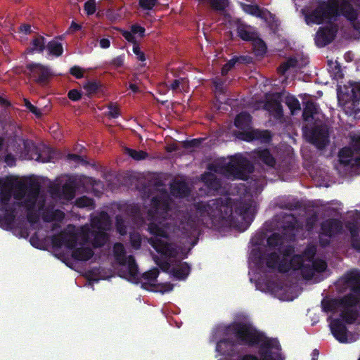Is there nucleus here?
I'll return each instance as SVG.
<instances>
[{"label": "nucleus", "instance_id": "obj_55", "mask_svg": "<svg viewBox=\"0 0 360 360\" xmlns=\"http://www.w3.org/2000/svg\"><path fill=\"white\" fill-rule=\"evenodd\" d=\"M25 106L29 110L30 112L33 113L37 117H41V110L34 105H32L30 101L27 98H24Z\"/></svg>", "mask_w": 360, "mask_h": 360}, {"label": "nucleus", "instance_id": "obj_29", "mask_svg": "<svg viewBox=\"0 0 360 360\" xmlns=\"http://www.w3.org/2000/svg\"><path fill=\"white\" fill-rule=\"evenodd\" d=\"M46 47V39L41 35H38L32 39L30 46L27 49V53H42Z\"/></svg>", "mask_w": 360, "mask_h": 360}, {"label": "nucleus", "instance_id": "obj_52", "mask_svg": "<svg viewBox=\"0 0 360 360\" xmlns=\"http://www.w3.org/2000/svg\"><path fill=\"white\" fill-rule=\"evenodd\" d=\"M129 240L131 245L135 250H139L141 245V238L139 233H133L130 234Z\"/></svg>", "mask_w": 360, "mask_h": 360}, {"label": "nucleus", "instance_id": "obj_1", "mask_svg": "<svg viewBox=\"0 0 360 360\" xmlns=\"http://www.w3.org/2000/svg\"><path fill=\"white\" fill-rule=\"evenodd\" d=\"M230 198H218L208 201H199L193 205L186 217V226L193 231H197L203 226L212 228L217 223L233 217V214L240 218L238 228L246 230L254 219L252 203L240 202L235 205L234 212L229 205Z\"/></svg>", "mask_w": 360, "mask_h": 360}, {"label": "nucleus", "instance_id": "obj_27", "mask_svg": "<svg viewBox=\"0 0 360 360\" xmlns=\"http://www.w3.org/2000/svg\"><path fill=\"white\" fill-rule=\"evenodd\" d=\"M94 252L91 248L89 247H81L75 248L72 252V257L73 259L78 261H88L94 255Z\"/></svg>", "mask_w": 360, "mask_h": 360}, {"label": "nucleus", "instance_id": "obj_58", "mask_svg": "<svg viewBox=\"0 0 360 360\" xmlns=\"http://www.w3.org/2000/svg\"><path fill=\"white\" fill-rule=\"evenodd\" d=\"M211 6L217 11H224L226 6V0H210Z\"/></svg>", "mask_w": 360, "mask_h": 360}, {"label": "nucleus", "instance_id": "obj_50", "mask_svg": "<svg viewBox=\"0 0 360 360\" xmlns=\"http://www.w3.org/2000/svg\"><path fill=\"white\" fill-rule=\"evenodd\" d=\"M311 263L313 264L314 273H322L325 271L327 268L326 262L322 259L311 261Z\"/></svg>", "mask_w": 360, "mask_h": 360}, {"label": "nucleus", "instance_id": "obj_13", "mask_svg": "<svg viewBox=\"0 0 360 360\" xmlns=\"http://www.w3.org/2000/svg\"><path fill=\"white\" fill-rule=\"evenodd\" d=\"M282 234L287 242L295 240L297 233L300 229L298 221L293 214H286L283 217L281 225Z\"/></svg>", "mask_w": 360, "mask_h": 360}, {"label": "nucleus", "instance_id": "obj_40", "mask_svg": "<svg viewBox=\"0 0 360 360\" xmlns=\"http://www.w3.org/2000/svg\"><path fill=\"white\" fill-rule=\"evenodd\" d=\"M129 275L132 278L138 276L139 269L135 258L133 255H129L127 259Z\"/></svg>", "mask_w": 360, "mask_h": 360}, {"label": "nucleus", "instance_id": "obj_9", "mask_svg": "<svg viewBox=\"0 0 360 360\" xmlns=\"http://www.w3.org/2000/svg\"><path fill=\"white\" fill-rule=\"evenodd\" d=\"M338 98L344 105L352 103L355 107L360 101V82H349L338 89Z\"/></svg>", "mask_w": 360, "mask_h": 360}, {"label": "nucleus", "instance_id": "obj_4", "mask_svg": "<svg viewBox=\"0 0 360 360\" xmlns=\"http://www.w3.org/2000/svg\"><path fill=\"white\" fill-rule=\"evenodd\" d=\"M344 288H349L351 292L339 298L323 299L322 310L325 313H339L338 315H360V271L352 269L338 281Z\"/></svg>", "mask_w": 360, "mask_h": 360}, {"label": "nucleus", "instance_id": "obj_3", "mask_svg": "<svg viewBox=\"0 0 360 360\" xmlns=\"http://www.w3.org/2000/svg\"><path fill=\"white\" fill-rule=\"evenodd\" d=\"M229 331L234 336L224 338L217 343V350L222 355L235 356L239 353V346L259 347L258 354L262 360H279L281 347L277 339L270 338L256 329L252 324L234 323L229 326Z\"/></svg>", "mask_w": 360, "mask_h": 360}, {"label": "nucleus", "instance_id": "obj_19", "mask_svg": "<svg viewBox=\"0 0 360 360\" xmlns=\"http://www.w3.org/2000/svg\"><path fill=\"white\" fill-rule=\"evenodd\" d=\"M170 191L172 195L176 198L187 197L191 193L188 184L181 180L174 181L170 184Z\"/></svg>", "mask_w": 360, "mask_h": 360}, {"label": "nucleus", "instance_id": "obj_10", "mask_svg": "<svg viewBox=\"0 0 360 360\" xmlns=\"http://www.w3.org/2000/svg\"><path fill=\"white\" fill-rule=\"evenodd\" d=\"M15 199L22 200L27 194L25 200H37L40 191V184L35 180H30L27 184L19 181L15 184Z\"/></svg>", "mask_w": 360, "mask_h": 360}, {"label": "nucleus", "instance_id": "obj_32", "mask_svg": "<svg viewBox=\"0 0 360 360\" xmlns=\"http://www.w3.org/2000/svg\"><path fill=\"white\" fill-rule=\"evenodd\" d=\"M317 113V105L316 103L308 101L305 103L303 111L302 119L304 121H309L314 118V115Z\"/></svg>", "mask_w": 360, "mask_h": 360}, {"label": "nucleus", "instance_id": "obj_59", "mask_svg": "<svg viewBox=\"0 0 360 360\" xmlns=\"http://www.w3.org/2000/svg\"><path fill=\"white\" fill-rule=\"evenodd\" d=\"M158 275H159L158 269H152V270L145 272L143 274V278L145 280H147L149 281H155L157 279Z\"/></svg>", "mask_w": 360, "mask_h": 360}, {"label": "nucleus", "instance_id": "obj_38", "mask_svg": "<svg viewBox=\"0 0 360 360\" xmlns=\"http://www.w3.org/2000/svg\"><path fill=\"white\" fill-rule=\"evenodd\" d=\"M83 88L86 91L88 96L95 94L100 91L103 88V85L101 82L96 81H88L83 85Z\"/></svg>", "mask_w": 360, "mask_h": 360}, {"label": "nucleus", "instance_id": "obj_26", "mask_svg": "<svg viewBox=\"0 0 360 360\" xmlns=\"http://www.w3.org/2000/svg\"><path fill=\"white\" fill-rule=\"evenodd\" d=\"M191 271V267L187 262H180L179 265L172 266L171 273L178 280H184Z\"/></svg>", "mask_w": 360, "mask_h": 360}, {"label": "nucleus", "instance_id": "obj_34", "mask_svg": "<svg viewBox=\"0 0 360 360\" xmlns=\"http://www.w3.org/2000/svg\"><path fill=\"white\" fill-rule=\"evenodd\" d=\"M354 150L349 147H344L341 148L338 153L340 162L345 165H349L352 163Z\"/></svg>", "mask_w": 360, "mask_h": 360}, {"label": "nucleus", "instance_id": "obj_2", "mask_svg": "<svg viewBox=\"0 0 360 360\" xmlns=\"http://www.w3.org/2000/svg\"><path fill=\"white\" fill-rule=\"evenodd\" d=\"M172 213L169 196L167 190L162 188L160 195L151 199L148 217L153 221L149 223L148 231L153 236L148 239V243L161 255V257H156L155 262L165 272L171 271L169 259L176 257L178 254L176 246L167 242L168 233L164 229L169 224L167 220Z\"/></svg>", "mask_w": 360, "mask_h": 360}, {"label": "nucleus", "instance_id": "obj_14", "mask_svg": "<svg viewBox=\"0 0 360 360\" xmlns=\"http://www.w3.org/2000/svg\"><path fill=\"white\" fill-rule=\"evenodd\" d=\"M328 131L322 126H316L311 129L309 135V142L318 149H324L329 143Z\"/></svg>", "mask_w": 360, "mask_h": 360}, {"label": "nucleus", "instance_id": "obj_47", "mask_svg": "<svg viewBox=\"0 0 360 360\" xmlns=\"http://www.w3.org/2000/svg\"><path fill=\"white\" fill-rule=\"evenodd\" d=\"M128 155L136 160H142L148 157V153L143 150H136L134 149L128 148Z\"/></svg>", "mask_w": 360, "mask_h": 360}, {"label": "nucleus", "instance_id": "obj_35", "mask_svg": "<svg viewBox=\"0 0 360 360\" xmlns=\"http://www.w3.org/2000/svg\"><path fill=\"white\" fill-rule=\"evenodd\" d=\"M46 49L49 55L59 57L63 54V48L62 44L56 40L50 41L46 45Z\"/></svg>", "mask_w": 360, "mask_h": 360}, {"label": "nucleus", "instance_id": "obj_64", "mask_svg": "<svg viewBox=\"0 0 360 360\" xmlns=\"http://www.w3.org/2000/svg\"><path fill=\"white\" fill-rule=\"evenodd\" d=\"M352 149L355 152L360 151V135H354L351 137Z\"/></svg>", "mask_w": 360, "mask_h": 360}, {"label": "nucleus", "instance_id": "obj_62", "mask_svg": "<svg viewBox=\"0 0 360 360\" xmlns=\"http://www.w3.org/2000/svg\"><path fill=\"white\" fill-rule=\"evenodd\" d=\"M120 32H121V34L122 35V37L128 42L133 44V46L135 45L136 44H137V41H136L133 32H131V30L127 31V30H121Z\"/></svg>", "mask_w": 360, "mask_h": 360}, {"label": "nucleus", "instance_id": "obj_18", "mask_svg": "<svg viewBox=\"0 0 360 360\" xmlns=\"http://www.w3.org/2000/svg\"><path fill=\"white\" fill-rule=\"evenodd\" d=\"M86 236L91 238V244L94 248L103 246L108 239V236L104 231L96 229H88Z\"/></svg>", "mask_w": 360, "mask_h": 360}, {"label": "nucleus", "instance_id": "obj_63", "mask_svg": "<svg viewBox=\"0 0 360 360\" xmlns=\"http://www.w3.org/2000/svg\"><path fill=\"white\" fill-rule=\"evenodd\" d=\"M240 138L247 142L255 141V129L242 132Z\"/></svg>", "mask_w": 360, "mask_h": 360}, {"label": "nucleus", "instance_id": "obj_54", "mask_svg": "<svg viewBox=\"0 0 360 360\" xmlns=\"http://www.w3.org/2000/svg\"><path fill=\"white\" fill-rule=\"evenodd\" d=\"M84 9L88 15H93L96 13V5L95 0H88L84 3Z\"/></svg>", "mask_w": 360, "mask_h": 360}, {"label": "nucleus", "instance_id": "obj_25", "mask_svg": "<svg viewBox=\"0 0 360 360\" xmlns=\"http://www.w3.org/2000/svg\"><path fill=\"white\" fill-rule=\"evenodd\" d=\"M255 157L269 167H274L276 159L268 148L258 149L254 152Z\"/></svg>", "mask_w": 360, "mask_h": 360}, {"label": "nucleus", "instance_id": "obj_31", "mask_svg": "<svg viewBox=\"0 0 360 360\" xmlns=\"http://www.w3.org/2000/svg\"><path fill=\"white\" fill-rule=\"evenodd\" d=\"M251 121V115L248 112H242L236 117L234 124L237 128L244 129L250 125Z\"/></svg>", "mask_w": 360, "mask_h": 360}, {"label": "nucleus", "instance_id": "obj_48", "mask_svg": "<svg viewBox=\"0 0 360 360\" xmlns=\"http://www.w3.org/2000/svg\"><path fill=\"white\" fill-rule=\"evenodd\" d=\"M286 105L293 113L295 110H300V103L297 98L294 96H288L285 101Z\"/></svg>", "mask_w": 360, "mask_h": 360}, {"label": "nucleus", "instance_id": "obj_12", "mask_svg": "<svg viewBox=\"0 0 360 360\" xmlns=\"http://www.w3.org/2000/svg\"><path fill=\"white\" fill-rule=\"evenodd\" d=\"M338 26L329 23L326 26L320 27L316 33L315 42L319 47H324L331 43L336 37Z\"/></svg>", "mask_w": 360, "mask_h": 360}, {"label": "nucleus", "instance_id": "obj_49", "mask_svg": "<svg viewBox=\"0 0 360 360\" xmlns=\"http://www.w3.org/2000/svg\"><path fill=\"white\" fill-rule=\"evenodd\" d=\"M65 233H60L59 234H56L51 236V240L52 245L54 248H61L63 245H64V239L65 238L64 237Z\"/></svg>", "mask_w": 360, "mask_h": 360}, {"label": "nucleus", "instance_id": "obj_24", "mask_svg": "<svg viewBox=\"0 0 360 360\" xmlns=\"http://www.w3.org/2000/svg\"><path fill=\"white\" fill-rule=\"evenodd\" d=\"M264 108L276 120H281L283 116V106L278 100L274 99L266 101L264 104Z\"/></svg>", "mask_w": 360, "mask_h": 360}, {"label": "nucleus", "instance_id": "obj_53", "mask_svg": "<svg viewBox=\"0 0 360 360\" xmlns=\"http://www.w3.org/2000/svg\"><path fill=\"white\" fill-rule=\"evenodd\" d=\"M203 140L204 139L202 138L186 140L183 142V147L186 149L191 148H198L202 144Z\"/></svg>", "mask_w": 360, "mask_h": 360}, {"label": "nucleus", "instance_id": "obj_37", "mask_svg": "<svg viewBox=\"0 0 360 360\" xmlns=\"http://www.w3.org/2000/svg\"><path fill=\"white\" fill-rule=\"evenodd\" d=\"M35 160L41 162H52L54 158V152L51 148H46L44 151L39 152L36 148Z\"/></svg>", "mask_w": 360, "mask_h": 360}, {"label": "nucleus", "instance_id": "obj_21", "mask_svg": "<svg viewBox=\"0 0 360 360\" xmlns=\"http://www.w3.org/2000/svg\"><path fill=\"white\" fill-rule=\"evenodd\" d=\"M279 252H272L265 255L264 258V269H268L269 271H273L277 269L279 271V265L281 264V257Z\"/></svg>", "mask_w": 360, "mask_h": 360}, {"label": "nucleus", "instance_id": "obj_61", "mask_svg": "<svg viewBox=\"0 0 360 360\" xmlns=\"http://www.w3.org/2000/svg\"><path fill=\"white\" fill-rule=\"evenodd\" d=\"M108 116L112 118H117L120 116V108L116 103H110L108 105Z\"/></svg>", "mask_w": 360, "mask_h": 360}, {"label": "nucleus", "instance_id": "obj_36", "mask_svg": "<svg viewBox=\"0 0 360 360\" xmlns=\"http://www.w3.org/2000/svg\"><path fill=\"white\" fill-rule=\"evenodd\" d=\"M238 36L243 40L250 41L255 40V34L248 30L245 25L240 23L237 26Z\"/></svg>", "mask_w": 360, "mask_h": 360}, {"label": "nucleus", "instance_id": "obj_8", "mask_svg": "<svg viewBox=\"0 0 360 360\" xmlns=\"http://www.w3.org/2000/svg\"><path fill=\"white\" fill-rule=\"evenodd\" d=\"M283 256L279 265L280 273H288L290 270H300L304 262L302 255H294L295 248L292 245H287L281 250Z\"/></svg>", "mask_w": 360, "mask_h": 360}, {"label": "nucleus", "instance_id": "obj_45", "mask_svg": "<svg viewBox=\"0 0 360 360\" xmlns=\"http://www.w3.org/2000/svg\"><path fill=\"white\" fill-rule=\"evenodd\" d=\"M115 227L119 234L121 236L127 235L128 230L127 225H126L123 217L120 214H117L115 217Z\"/></svg>", "mask_w": 360, "mask_h": 360}, {"label": "nucleus", "instance_id": "obj_22", "mask_svg": "<svg viewBox=\"0 0 360 360\" xmlns=\"http://www.w3.org/2000/svg\"><path fill=\"white\" fill-rule=\"evenodd\" d=\"M284 240H285V239L282 233H273L267 238L266 243L269 248L276 249L281 255V250L287 245L283 244Z\"/></svg>", "mask_w": 360, "mask_h": 360}, {"label": "nucleus", "instance_id": "obj_33", "mask_svg": "<svg viewBox=\"0 0 360 360\" xmlns=\"http://www.w3.org/2000/svg\"><path fill=\"white\" fill-rule=\"evenodd\" d=\"M113 252L115 258L120 264H125L127 262V257L123 244L117 243L113 247Z\"/></svg>", "mask_w": 360, "mask_h": 360}, {"label": "nucleus", "instance_id": "obj_30", "mask_svg": "<svg viewBox=\"0 0 360 360\" xmlns=\"http://www.w3.org/2000/svg\"><path fill=\"white\" fill-rule=\"evenodd\" d=\"M264 254L259 248H254L250 253V258L256 267L260 271H264Z\"/></svg>", "mask_w": 360, "mask_h": 360}, {"label": "nucleus", "instance_id": "obj_43", "mask_svg": "<svg viewBox=\"0 0 360 360\" xmlns=\"http://www.w3.org/2000/svg\"><path fill=\"white\" fill-rule=\"evenodd\" d=\"M75 205L79 208L89 207L94 209V200L91 198L83 195L76 199Z\"/></svg>", "mask_w": 360, "mask_h": 360}, {"label": "nucleus", "instance_id": "obj_15", "mask_svg": "<svg viewBox=\"0 0 360 360\" xmlns=\"http://www.w3.org/2000/svg\"><path fill=\"white\" fill-rule=\"evenodd\" d=\"M342 230V225L340 220L331 219L323 221L321 224V234L327 237H333L340 233Z\"/></svg>", "mask_w": 360, "mask_h": 360}, {"label": "nucleus", "instance_id": "obj_46", "mask_svg": "<svg viewBox=\"0 0 360 360\" xmlns=\"http://www.w3.org/2000/svg\"><path fill=\"white\" fill-rule=\"evenodd\" d=\"M16 216V210L15 207H8L5 209L4 219L6 224H11L14 222Z\"/></svg>", "mask_w": 360, "mask_h": 360}, {"label": "nucleus", "instance_id": "obj_60", "mask_svg": "<svg viewBox=\"0 0 360 360\" xmlns=\"http://www.w3.org/2000/svg\"><path fill=\"white\" fill-rule=\"evenodd\" d=\"M236 65L233 57L227 61L221 68V75L226 76L229 72L232 70Z\"/></svg>", "mask_w": 360, "mask_h": 360}, {"label": "nucleus", "instance_id": "obj_23", "mask_svg": "<svg viewBox=\"0 0 360 360\" xmlns=\"http://www.w3.org/2000/svg\"><path fill=\"white\" fill-rule=\"evenodd\" d=\"M248 10L246 11L249 14L266 20L269 18L274 20L276 16L269 11L265 8H261L258 5H248Z\"/></svg>", "mask_w": 360, "mask_h": 360}, {"label": "nucleus", "instance_id": "obj_39", "mask_svg": "<svg viewBox=\"0 0 360 360\" xmlns=\"http://www.w3.org/2000/svg\"><path fill=\"white\" fill-rule=\"evenodd\" d=\"M61 196L67 200H72L75 196V188L70 184L65 183L61 188Z\"/></svg>", "mask_w": 360, "mask_h": 360}, {"label": "nucleus", "instance_id": "obj_17", "mask_svg": "<svg viewBox=\"0 0 360 360\" xmlns=\"http://www.w3.org/2000/svg\"><path fill=\"white\" fill-rule=\"evenodd\" d=\"M91 224L93 229L105 231L110 230L112 221L109 214L103 211L91 219Z\"/></svg>", "mask_w": 360, "mask_h": 360}, {"label": "nucleus", "instance_id": "obj_51", "mask_svg": "<svg viewBox=\"0 0 360 360\" xmlns=\"http://www.w3.org/2000/svg\"><path fill=\"white\" fill-rule=\"evenodd\" d=\"M64 245L70 249H73L77 244V238L74 235H68L65 233Z\"/></svg>", "mask_w": 360, "mask_h": 360}, {"label": "nucleus", "instance_id": "obj_42", "mask_svg": "<svg viewBox=\"0 0 360 360\" xmlns=\"http://www.w3.org/2000/svg\"><path fill=\"white\" fill-rule=\"evenodd\" d=\"M126 214L134 220L141 219L140 207L137 205H129L125 209Z\"/></svg>", "mask_w": 360, "mask_h": 360}, {"label": "nucleus", "instance_id": "obj_16", "mask_svg": "<svg viewBox=\"0 0 360 360\" xmlns=\"http://www.w3.org/2000/svg\"><path fill=\"white\" fill-rule=\"evenodd\" d=\"M201 180L207 188L209 193L213 194L215 193H219L221 188V180L214 174L211 172H205L201 176Z\"/></svg>", "mask_w": 360, "mask_h": 360}, {"label": "nucleus", "instance_id": "obj_41", "mask_svg": "<svg viewBox=\"0 0 360 360\" xmlns=\"http://www.w3.org/2000/svg\"><path fill=\"white\" fill-rule=\"evenodd\" d=\"M300 270L302 277L306 280H311L315 274L311 261H309L307 263L303 262Z\"/></svg>", "mask_w": 360, "mask_h": 360}, {"label": "nucleus", "instance_id": "obj_11", "mask_svg": "<svg viewBox=\"0 0 360 360\" xmlns=\"http://www.w3.org/2000/svg\"><path fill=\"white\" fill-rule=\"evenodd\" d=\"M30 77L39 84H46L51 76L50 69L40 63H30L26 65Z\"/></svg>", "mask_w": 360, "mask_h": 360}, {"label": "nucleus", "instance_id": "obj_57", "mask_svg": "<svg viewBox=\"0 0 360 360\" xmlns=\"http://www.w3.org/2000/svg\"><path fill=\"white\" fill-rule=\"evenodd\" d=\"M234 61L236 62V65L240 64H250L252 62V58L249 56H233Z\"/></svg>", "mask_w": 360, "mask_h": 360}, {"label": "nucleus", "instance_id": "obj_44", "mask_svg": "<svg viewBox=\"0 0 360 360\" xmlns=\"http://www.w3.org/2000/svg\"><path fill=\"white\" fill-rule=\"evenodd\" d=\"M272 140V136L269 130L255 129V141H259L262 143H269Z\"/></svg>", "mask_w": 360, "mask_h": 360}, {"label": "nucleus", "instance_id": "obj_7", "mask_svg": "<svg viewBox=\"0 0 360 360\" xmlns=\"http://www.w3.org/2000/svg\"><path fill=\"white\" fill-rule=\"evenodd\" d=\"M359 316H338L333 319L328 316L327 322L333 337L340 343H346L348 340L347 324H353Z\"/></svg>", "mask_w": 360, "mask_h": 360}, {"label": "nucleus", "instance_id": "obj_6", "mask_svg": "<svg viewBox=\"0 0 360 360\" xmlns=\"http://www.w3.org/2000/svg\"><path fill=\"white\" fill-rule=\"evenodd\" d=\"M208 169L211 172L224 175L227 179L241 180L248 179L249 174L254 172L252 162L241 154L232 156L226 165H210Z\"/></svg>", "mask_w": 360, "mask_h": 360}, {"label": "nucleus", "instance_id": "obj_20", "mask_svg": "<svg viewBox=\"0 0 360 360\" xmlns=\"http://www.w3.org/2000/svg\"><path fill=\"white\" fill-rule=\"evenodd\" d=\"M346 227L350 233V243L352 248L358 252H360V235L359 227L356 222L349 221Z\"/></svg>", "mask_w": 360, "mask_h": 360}, {"label": "nucleus", "instance_id": "obj_56", "mask_svg": "<svg viewBox=\"0 0 360 360\" xmlns=\"http://www.w3.org/2000/svg\"><path fill=\"white\" fill-rule=\"evenodd\" d=\"M157 0H139V5L143 10H152L156 5Z\"/></svg>", "mask_w": 360, "mask_h": 360}, {"label": "nucleus", "instance_id": "obj_28", "mask_svg": "<svg viewBox=\"0 0 360 360\" xmlns=\"http://www.w3.org/2000/svg\"><path fill=\"white\" fill-rule=\"evenodd\" d=\"M37 200H25L23 203L27 207V219L31 224H34L39 221V214L34 210V206Z\"/></svg>", "mask_w": 360, "mask_h": 360}, {"label": "nucleus", "instance_id": "obj_5", "mask_svg": "<svg viewBox=\"0 0 360 360\" xmlns=\"http://www.w3.org/2000/svg\"><path fill=\"white\" fill-rule=\"evenodd\" d=\"M360 14V0H342L339 4L338 0H328L320 3L309 14L306 15L307 24H321L323 22L331 23L336 21L338 17L342 15L351 22L355 30L359 29L356 22Z\"/></svg>", "mask_w": 360, "mask_h": 360}]
</instances>
